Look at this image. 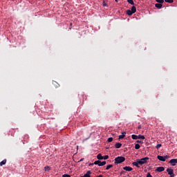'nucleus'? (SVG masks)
Returning a JSON list of instances; mask_svg holds the SVG:
<instances>
[{
  "mask_svg": "<svg viewBox=\"0 0 177 177\" xmlns=\"http://www.w3.org/2000/svg\"><path fill=\"white\" fill-rule=\"evenodd\" d=\"M6 164V159H4L1 162H0V167H2V165H5Z\"/></svg>",
  "mask_w": 177,
  "mask_h": 177,
  "instance_id": "dca6fc26",
  "label": "nucleus"
},
{
  "mask_svg": "<svg viewBox=\"0 0 177 177\" xmlns=\"http://www.w3.org/2000/svg\"><path fill=\"white\" fill-rule=\"evenodd\" d=\"M138 129H142V125H139V126L138 127Z\"/></svg>",
  "mask_w": 177,
  "mask_h": 177,
  "instance_id": "72a5a7b5",
  "label": "nucleus"
},
{
  "mask_svg": "<svg viewBox=\"0 0 177 177\" xmlns=\"http://www.w3.org/2000/svg\"><path fill=\"white\" fill-rule=\"evenodd\" d=\"M147 160H149V157L142 158L140 160H138V163L140 164V165H143V164H147Z\"/></svg>",
  "mask_w": 177,
  "mask_h": 177,
  "instance_id": "7ed1b4c3",
  "label": "nucleus"
},
{
  "mask_svg": "<svg viewBox=\"0 0 177 177\" xmlns=\"http://www.w3.org/2000/svg\"><path fill=\"white\" fill-rule=\"evenodd\" d=\"M164 157V158H165V161L166 160H168V158H169V156H163Z\"/></svg>",
  "mask_w": 177,
  "mask_h": 177,
  "instance_id": "7c9ffc66",
  "label": "nucleus"
},
{
  "mask_svg": "<svg viewBox=\"0 0 177 177\" xmlns=\"http://www.w3.org/2000/svg\"><path fill=\"white\" fill-rule=\"evenodd\" d=\"M133 13H136V7H135L134 6L131 7V10H127V15H128L129 16H132Z\"/></svg>",
  "mask_w": 177,
  "mask_h": 177,
  "instance_id": "f03ea898",
  "label": "nucleus"
},
{
  "mask_svg": "<svg viewBox=\"0 0 177 177\" xmlns=\"http://www.w3.org/2000/svg\"><path fill=\"white\" fill-rule=\"evenodd\" d=\"M123 169L124 171H127L128 172H131V171H132L133 169L129 166H126V167H123Z\"/></svg>",
  "mask_w": 177,
  "mask_h": 177,
  "instance_id": "0eeeda50",
  "label": "nucleus"
},
{
  "mask_svg": "<svg viewBox=\"0 0 177 177\" xmlns=\"http://www.w3.org/2000/svg\"><path fill=\"white\" fill-rule=\"evenodd\" d=\"M71 26H73V24H71Z\"/></svg>",
  "mask_w": 177,
  "mask_h": 177,
  "instance_id": "4c0bfd02",
  "label": "nucleus"
},
{
  "mask_svg": "<svg viewBox=\"0 0 177 177\" xmlns=\"http://www.w3.org/2000/svg\"><path fill=\"white\" fill-rule=\"evenodd\" d=\"M91 171H88L86 174L84 175V176H80V177H91Z\"/></svg>",
  "mask_w": 177,
  "mask_h": 177,
  "instance_id": "ddd939ff",
  "label": "nucleus"
},
{
  "mask_svg": "<svg viewBox=\"0 0 177 177\" xmlns=\"http://www.w3.org/2000/svg\"><path fill=\"white\" fill-rule=\"evenodd\" d=\"M165 168H164V167H159L156 169V172H162V171H165Z\"/></svg>",
  "mask_w": 177,
  "mask_h": 177,
  "instance_id": "6e6552de",
  "label": "nucleus"
},
{
  "mask_svg": "<svg viewBox=\"0 0 177 177\" xmlns=\"http://www.w3.org/2000/svg\"><path fill=\"white\" fill-rule=\"evenodd\" d=\"M138 139H142V140H145V136L138 135Z\"/></svg>",
  "mask_w": 177,
  "mask_h": 177,
  "instance_id": "a211bd4d",
  "label": "nucleus"
},
{
  "mask_svg": "<svg viewBox=\"0 0 177 177\" xmlns=\"http://www.w3.org/2000/svg\"><path fill=\"white\" fill-rule=\"evenodd\" d=\"M121 146H122V144H121V142H117L115 145V149H121Z\"/></svg>",
  "mask_w": 177,
  "mask_h": 177,
  "instance_id": "9b49d317",
  "label": "nucleus"
},
{
  "mask_svg": "<svg viewBox=\"0 0 177 177\" xmlns=\"http://www.w3.org/2000/svg\"><path fill=\"white\" fill-rule=\"evenodd\" d=\"M127 2L128 3H130V5H135L133 0H127Z\"/></svg>",
  "mask_w": 177,
  "mask_h": 177,
  "instance_id": "412c9836",
  "label": "nucleus"
},
{
  "mask_svg": "<svg viewBox=\"0 0 177 177\" xmlns=\"http://www.w3.org/2000/svg\"><path fill=\"white\" fill-rule=\"evenodd\" d=\"M97 160H103V156H102V153H99L97 156Z\"/></svg>",
  "mask_w": 177,
  "mask_h": 177,
  "instance_id": "f3484780",
  "label": "nucleus"
},
{
  "mask_svg": "<svg viewBox=\"0 0 177 177\" xmlns=\"http://www.w3.org/2000/svg\"><path fill=\"white\" fill-rule=\"evenodd\" d=\"M125 161V157L124 156H118L115 158V164H122Z\"/></svg>",
  "mask_w": 177,
  "mask_h": 177,
  "instance_id": "f257e3e1",
  "label": "nucleus"
},
{
  "mask_svg": "<svg viewBox=\"0 0 177 177\" xmlns=\"http://www.w3.org/2000/svg\"><path fill=\"white\" fill-rule=\"evenodd\" d=\"M83 160H84V158H81V159L80 160L79 162H82Z\"/></svg>",
  "mask_w": 177,
  "mask_h": 177,
  "instance_id": "c9c22d12",
  "label": "nucleus"
},
{
  "mask_svg": "<svg viewBox=\"0 0 177 177\" xmlns=\"http://www.w3.org/2000/svg\"><path fill=\"white\" fill-rule=\"evenodd\" d=\"M131 138H132V139H133L134 140H137V139H138V136H137V135H135V134H133V135H131Z\"/></svg>",
  "mask_w": 177,
  "mask_h": 177,
  "instance_id": "6ab92c4d",
  "label": "nucleus"
},
{
  "mask_svg": "<svg viewBox=\"0 0 177 177\" xmlns=\"http://www.w3.org/2000/svg\"><path fill=\"white\" fill-rule=\"evenodd\" d=\"M133 165H134V167H137V168H140V164L139 163V160H138L137 162H133Z\"/></svg>",
  "mask_w": 177,
  "mask_h": 177,
  "instance_id": "9d476101",
  "label": "nucleus"
},
{
  "mask_svg": "<svg viewBox=\"0 0 177 177\" xmlns=\"http://www.w3.org/2000/svg\"><path fill=\"white\" fill-rule=\"evenodd\" d=\"M110 168H113V165H109L108 166H106V169L107 171H109V169H110Z\"/></svg>",
  "mask_w": 177,
  "mask_h": 177,
  "instance_id": "4be33fe9",
  "label": "nucleus"
},
{
  "mask_svg": "<svg viewBox=\"0 0 177 177\" xmlns=\"http://www.w3.org/2000/svg\"><path fill=\"white\" fill-rule=\"evenodd\" d=\"M135 149L136 150H139L140 149V145L139 144H136Z\"/></svg>",
  "mask_w": 177,
  "mask_h": 177,
  "instance_id": "aec40b11",
  "label": "nucleus"
},
{
  "mask_svg": "<svg viewBox=\"0 0 177 177\" xmlns=\"http://www.w3.org/2000/svg\"><path fill=\"white\" fill-rule=\"evenodd\" d=\"M115 2H118V0H115Z\"/></svg>",
  "mask_w": 177,
  "mask_h": 177,
  "instance_id": "e433bc0d",
  "label": "nucleus"
},
{
  "mask_svg": "<svg viewBox=\"0 0 177 177\" xmlns=\"http://www.w3.org/2000/svg\"><path fill=\"white\" fill-rule=\"evenodd\" d=\"M113 140V138H109L107 140V142H109V143L111 142V141Z\"/></svg>",
  "mask_w": 177,
  "mask_h": 177,
  "instance_id": "cd10ccee",
  "label": "nucleus"
},
{
  "mask_svg": "<svg viewBox=\"0 0 177 177\" xmlns=\"http://www.w3.org/2000/svg\"><path fill=\"white\" fill-rule=\"evenodd\" d=\"M102 160H109V155L104 156Z\"/></svg>",
  "mask_w": 177,
  "mask_h": 177,
  "instance_id": "b1692460",
  "label": "nucleus"
},
{
  "mask_svg": "<svg viewBox=\"0 0 177 177\" xmlns=\"http://www.w3.org/2000/svg\"><path fill=\"white\" fill-rule=\"evenodd\" d=\"M158 160H159V161H165V158H164V156H157Z\"/></svg>",
  "mask_w": 177,
  "mask_h": 177,
  "instance_id": "f8f14e48",
  "label": "nucleus"
},
{
  "mask_svg": "<svg viewBox=\"0 0 177 177\" xmlns=\"http://www.w3.org/2000/svg\"><path fill=\"white\" fill-rule=\"evenodd\" d=\"M169 164H171L173 167H175V165L177 164V159H171L169 160Z\"/></svg>",
  "mask_w": 177,
  "mask_h": 177,
  "instance_id": "423d86ee",
  "label": "nucleus"
},
{
  "mask_svg": "<svg viewBox=\"0 0 177 177\" xmlns=\"http://www.w3.org/2000/svg\"><path fill=\"white\" fill-rule=\"evenodd\" d=\"M123 174H125V171H122L120 172V175H123Z\"/></svg>",
  "mask_w": 177,
  "mask_h": 177,
  "instance_id": "f704fd0d",
  "label": "nucleus"
},
{
  "mask_svg": "<svg viewBox=\"0 0 177 177\" xmlns=\"http://www.w3.org/2000/svg\"><path fill=\"white\" fill-rule=\"evenodd\" d=\"M136 143H143V141L138 140L136 141Z\"/></svg>",
  "mask_w": 177,
  "mask_h": 177,
  "instance_id": "2f4dec72",
  "label": "nucleus"
},
{
  "mask_svg": "<svg viewBox=\"0 0 177 177\" xmlns=\"http://www.w3.org/2000/svg\"><path fill=\"white\" fill-rule=\"evenodd\" d=\"M45 171H50V167L49 166H46L44 167Z\"/></svg>",
  "mask_w": 177,
  "mask_h": 177,
  "instance_id": "393cba45",
  "label": "nucleus"
},
{
  "mask_svg": "<svg viewBox=\"0 0 177 177\" xmlns=\"http://www.w3.org/2000/svg\"><path fill=\"white\" fill-rule=\"evenodd\" d=\"M62 177H71L70 174H64Z\"/></svg>",
  "mask_w": 177,
  "mask_h": 177,
  "instance_id": "c85d7f7f",
  "label": "nucleus"
},
{
  "mask_svg": "<svg viewBox=\"0 0 177 177\" xmlns=\"http://www.w3.org/2000/svg\"><path fill=\"white\" fill-rule=\"evenodd\" d=\"M158 3H164V0H156Z\"/></svg>",
  "mask_w": 177,
  "mask_h": 177,
  "instance_id": "a878e982",
  "label": "nucleus"
},
{
  "mask_svg": "<svg viewBox=\"0 0 177 177\" xmlns=\"http://www.w3.org/2000/svg\"><path fill=\"white\" fill-rule=\"evenodd\" d=\"M162 145H161V144H158L157 145H156V149H160V147H161Z\"/></svg>",
  "mask_w": 177,
  "mask_h": 177,
  "instance_id": "bb28decb",
  "label": "nucleus"
},
{
  "mask_svg": "<svg viewBox=\"0 0 177 177\" xmlns=\"http://www.w3.org/2000/svg\"><path fill=\"white\" fill-rule=\"evenodd\" d=\"M125 135H127L126 132L122 133V135L119 136V139H124L125 138Z\"/></svg>",
  "mask_w": 177,
  "mask_h": 177,
  "instance_id": "4468645a",
  "label": "nucleus"
},
{
  "mask_svg": "<svg viewBox=\"0 0 177 177\" xmlns=\"http://www.w3.org/2000/svg\"><path fill=\"white\" fill-rule=\"evenodd\" d=\"M53 84L54 85L55 88H59L60 86V84L55 81L53 82Z\"/></svg>",
  "mask_w": 177,
  "mask_h": 177,
  "instance_id": "2eb2a0df",
  "label": "nucleus"
},
{
  "mask_svg": "<svg viewBox=\"0 0 177 177\" xmlns=\"http://www.w3.org/2000/svg\"><path fill=\"white\" fill-rule=\"evenodd\" d=\"M94 165H97L98 167H103L104 165H106V161H100V160H95L94 162Z\"/></svg>",
  "mask_w": 177,
  "mask_h": 177,
  "instance_id": "20e7f679",
  "label": "nucleus"
},
{
  "mask_svg": "<svg viewBox=\"0 0 177 177\" xmlns=\"http://www.w3.org/2000/svg\"><path fill=\"white\" fill-rule=\"evenodd\" d=\"M165 2H167V3H174V0H165Z\"/></svg>",
  "mask_w": 177,
  "mask_h": 177,
  "instance_id": "5701e85b",
  "label": "nucleus"
},
{
  "mask_svg": "<svg viewBox=\"0 0 177 177\" xmlns=\"http://www.w3.org/2000/svg\"><path fill=\"white\" fill-rule=\"evenodd\" d=\"M167 172L168 173V175H170V177H174L175 174H174V169H167Z\"/></svg>",
  "mask_w": 177,
  "mask_h": 177,
  "instance_id": "39448f33",
  "label": "nucleus"
},
{
  "mask_svg": "<svg viewBox=\"0 0 177 177\" xmlns=\"http://www.w3.org/2000/svg\"><path fill=\"white\" fill-rule=\"evenodd\" d=\"M102 5L103 6H106V1H103Z\"/></svg>",
  "mask_w": 177,
  "mask_h": 177,
  "instance_id": "473e14b6",
  "label": "nucleus"
},
{
  "mask_svg": "<svg viewBox=\"0 0 177 177\" xmlns=\"http://www.w3.org/2000/svg\"><path fill=\"white\" fill-rule=\"evenodd\" d=\"M147 177H153V176H151V174H150V172H148L147 174Z\"/></svg>",
  "mask_w": 177,
  "mask_h": 177,
  "instance_id": "c756f323",
  "label": "nucleus"
},
{
  "mask_svg": "<svg viewBox=\"0 0 177 177\" xmlns=\"http://www.w3.org/2000/svg\"><path fill=\"white\" fill-rule=\"evenodd\" d=\"M155 8H157L158 9H161L162 8V3H156Z\"/></svg>",
  "mask_w": 177,
  "mask_h": 177,
  "instance_id": "1a4fd4ad",
  "label": "nucleus"
},
{
  "mask_svg": "<svg viewBox=\"0 0 177 177\" xmlns=\"http://www.w3.org/2000/svg\"><path fill=\"white\" fill-rule=\"evenodd\" d=\"M77 149H78V146H77Z\"/></svg>",
  "mask_w": 177,
  "mask_h": 177,
  "instance_id": "58836bf2",
  "label": "nucleus"
}]
</instances>
